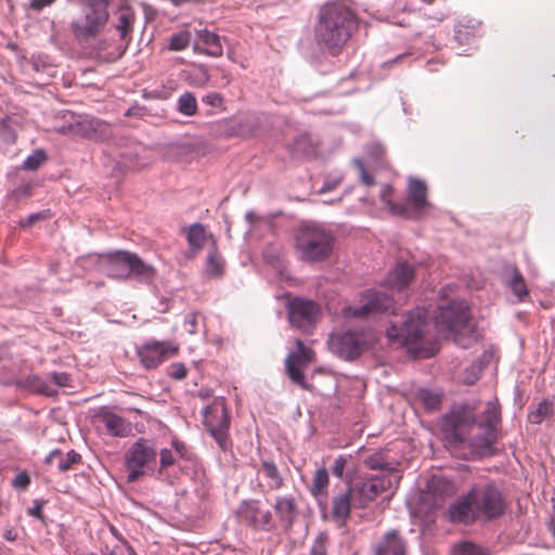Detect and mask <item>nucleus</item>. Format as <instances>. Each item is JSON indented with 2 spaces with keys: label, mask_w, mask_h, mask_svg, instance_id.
<instances>
[{
  "label": "nucleus",
  "mask_w": 555,
  "mask_h": 555,
  "mask_svg": "<svg viewBox=\"0 0 555 555\" xmlns=\"http://www.w3.org/2000/svg\"><path fill=\"white\" fill-rule=\"evenodd\" d=\"M358 28L357 16L348 0L325 3L319 12L314 27L317 43L333 55L340 52Z\"/></svg>",
  "instance_id": "obj_1"
},
{
  "label": "nucleus",
  "mask_w": 555,
  "mask_h": 555,
  "mask_svg": "<svg viewBox=\"0 0 555 555\" xmlns=\"http://www.w3.org/2000/svg\"><path fill=\"white\" fill-rule=\"evenodd\" d=\"M442 435L451 446H466L480 455L491 454L496 440L495 430L477 423L474 411L468 408L452 412L444 418Z\"/></svg>",
  "instance_id": "obj_2"
},
{
  "label": "nucleus",
  "mask_w": 555,
  "mask_h": 555,
  "mask_svg": "<svg viewBox=\"0 0 555 555\" xmlns=\"http://www.w3.org/2000/svg\"><path fill=\"white\" fill-rule=\"evenodd\" d=\"M413 279V268L405 262L398 263L389 271L385 284L383 285L385 289H370L361 294L360 305L358 307L347 306L343 309L344 318H364L383 312H393L395 300L392 295L402 292L409 286Z\"/></svg>",
  "instance_id": "obj_3"
},
{
  "label": "nucleus",
  "mask_w": 555,
  "mask_h": 555,
  "mask_svg": "<svg viewBox=\"0 0 555 555\" xmlns=\"http://www.w3.org/2000/svg\"><path fill=\"white\" fill-rule=\"evenodd\" d=\"M429 312L417 307L411 311L402 326L391 325L387 328V337L391 341H399L408 352L420 358H430L438 351L435 336L429 332L427 322Z\"/></svg>",
  "instance_id": "obj_4"
},
{
  "label": "nucleus",
  "mask_w": 555,
  "mask_h": 555,
  "mask_svg": "<svg viewBox=\"0 0 555 555\" xmlns=\"http://www.w3.org/2000/svg\"><path fill=\"white\" fill-rule=\"evenodd\" d=\"M504 511L501 491L492 485L473 488L465 498L449 509L452 521L470 522L478 517L492 519Z\"/></svg>",
  "instance_id": "obj_5"
},
{
  "label": "nucleus",
  "mask_w": 555,
  "mask_h": 555,
  "mask_svg": "<svg viewBox=\"0 0 555 555\" xmlns=\"http://www.w3.org/2000/svg\"><path fill=\"white\" fill-rule=\"evenodd\" d=\"M435 322L439 332L452 337L462 348H468L478 340V332L464 300L451 299L448 304L440 305L435 314Z\"/></svg>",
  "instance_id": "obj_6"
},
{
  "label": "nucleus",
  "mask_w": 555,
  "mask_h": 555,
  "mask_svg": "<svg viewBox=\"0 0 555 555\" xmlns=\"http://www.w3.org/2000/svg\"><path fill=\"white\" fill-rule=\"evenodd\" d=\"M294 246L300 260L320 262L327 259L334 246V237L320 224L306 222L294 233Z\"/></svg>",
  "instance_id": "obj_7"
},
{
  "label": "nucleus",
  "mask_w": 555,
  "mask_h": 555,
  "mask_svg": "<svg viewBox=\"0 0 555 555\" xmlns=\"http://www.w3.org/2000/svg\"><path fill=\"white\" fill-rule=\"evenodd\" d=\"M157 451L153 443L144 438L135 440L125 453L127 481L134 482L139 478L155 473Z\"/></svg>",
  "instance_id": "obj_8"
},
{
  "label": "nucleus",
  "mask_w": 555,
  "mask_h": 555,
  "mask_svg": "<svg viewBox=\"0 0 555 555\" xmlns=\"http://www.w3.org/2000/svg\"><path fill=\"white\" fill-rule=\"evenodd\" d=\"M400 475L396 470H386L372 475L361 482L350 485L354 495V507L365 508L378 495L397 486Z\"/></svg>",
  "instance_id": "obj_9"
},
{
  "label": "nucleus",
  "mask_w": 555,
  "mask_h": 555,
  "mask_svg": "<svg viewBox=\"0 0 555 555\" xmlns=\"http://www.w3.org/2000/svg\"><path fill=\"white\" fill-rule=\"evenodd\" d=\"M204 425L217 442L218 447L227 451L231 448L229 437L230 415L223 398H217L203 412Z\"/></svg>",
  "instance_id": "obj_10"
},
{
  "label": "nucleus",
  "mask_w": 555,
  "mask_h": 555,
  "mask_svg": "<svg viewBox=\"0 0 555 555\" xmlns=\"http://www.w3.org/2000/svg\"><path fill=\"white\" fill-rule=\"evenodd\" d=\"M131 253L127 250H116L107 254H94L85 261L96 266L100 273L116 280L129 279V264Z\"/></svg>",
  "instance_id": "obj_11"
},
{
  "label": "nucleus",
  "mask_w": 555,
  "mask_h": 555,
  "mask_svg": "<svg viewBox=\"0 0 555 555\" xmlns=\"http://www.w3.org/2000/svg\"><path fill=\"white\" fill-rule=\"evenodd\" d=\"M64 118H67L68 125L55 128L61 133L81 134L91 140H104L106 138L108 125L100 119H78L72 112L65 113Z\"/></svg>",
  "instance_id": "obj_12"
},
{
  "label": "nucleus",
  "mask_w": 555,
  "mask_h": 555,
  "mask_svg": "<svg viewBox=\"0 0 555 555\" xmlns=\"http://www.w3.org/2000/svg\"><path fill=\"white\" fill-rule=\"evenodd\" d=\"M366 345L367 341L363 333L351 331L333 333L328 339L330 349L346 360H352L360 356Z\"/></svg>",
  "instance_id": "obj_13"
},
{
  "label": "nucleus",
  "mask_w": 555,
  "mask_h": 555,
  "mask_svg": "<svg viewBox=\"0 0 555 555\" xmlns=\"http://www.w3.org/2000/svg\"><path fill=\"white\" fill-rule=\"evenodd\" d=\"M179 347L171 340H149L138 348V356L145 369H155L165 360L176 356Z\"/></svg>",
  "instance_id": "obj_14"
},
{
  "label": "nucleus",
  "mask_w": 555,
  "mask_h": 555,
  "mask_svg": "<svg viewBox=\"0 0 555 555\" xmlns=\"http://www.w3.org/2000/svg\"><path fill=\"white\" fill-rule=\"evenodd\" d=\"M318 314L319 306L312 300L295 298L288 304L289 323L301 331H308L315 322Z\"/></svg>",
  "instance_id": "obj_15"
},
{
  "label": "nucleus",
  "mask_w": 555,
  "mask_h": 555,
  "mask_svg": "<svg viewBox=\"0 0 555 555\" xmlns=\"http://www.w3.org/2000/svg\"><path fill=\"white\" fill-rule=\"evenodd\" d=\"M236 515L242 524L256 530L268 529L271 521L270 511L263 509L258 500L243 501L237 508Z\"/></svg>",
  "instance_id": "obj_16"
},
{
  "label": "nucleus",
  "mask_w": 555,
  "mask_h": 555,
  "mask_svg": "<svg viewBox=\"0 0 555 555\" xmlns=\"http://www.w3.org/2000/svg\"><path fill=\"white\" fill-rule=\"evenodd\" d=\"M297 350L291 352L285 361L289 378L299 385H304V369L312 361V350L306 348L300 340L296 341Z\"/></svg>",
  "instance_id": "obj_17"
},
{
  "label": "nucleus",
  "mask_w": 555,
  "mask_h": 555,
  "mask_svg": "<svg viewBox=\"0 0 555 555\" xmlns=\"http://www.w3.org/2000/svg\"><path fill=\"white\" fill-rule=\"evenodd\" d=\"M455 492L454 485L442 476H433L427 482V492L423 494V500L430 501V508H438L444 502V499Z\"/></svg>",
  "instance_id": "obj_18"
},
{
  "label": "nucleus",
  "mask_w": 555,
  "mask_h": 555,
  "mask_svg": "<svg viewBox=\"0 0 555 555\" xmlns=\"http://www.w3.org/2000/svg\"><path fill=\"white\" fill-rule=\"evenodd\" d=\"M95 417L104 425L107 434L113 437H128L132 433V426L122 416L102 408Z\"/></svg>",
  "instance_id": "obj_19"
},
{
  "label": "nucleus",
  "mask_w": 555,
  "mask_h": 555,
  "mask_svg": "<svg viewBox=\"0 0 555 555\" xmlns=\"http://www.w3.org/2000/svg\"><path fill=\"white\" fill-rule=\"evenodd\" d=\"M135 23V14L131 7L120 5L114 13L113 26L120 40L129 42Z\"/></svg>",
  "instance_id": "obj_20"
},
{
  "label": "nucleus",
  "mask_w": 555,
  "mask_h": 555,
  "mask_svg": "<svg viewBox=\"0 0 555 555\" xmlns=\"http://www.w3.org/2000/svg\"><path fill=\"white\" fill-rule=\"evenodd\" d=\"M406 544L396 530L386 532L375 546L374 555H405Z\"/></svg>",
  "instance_id": "obj_21"
},
{
  "label": "nucleus",
  "mask_w": 555,
  "mask_h": 555,
  "mask_svg": "<svg viewBox=\"0 0 555 555\" xmlns=\"http://www.w3.org/2000/svg\"><path fill=\"white\" fill-rule=\"evenodd\" d=\"M354 507L353 490L349 486L343 493H338L332 499V516L338 522H346L349 518L351 508Z\"/></svg>",
  "instance_id": "obj_22"
},
{
  "label": "nucleus",
  "mask_w": 555,
  "mask_h": 555,
  "mask_svg": "<svg viewBox=\"0 0 555 555\" xmlns=\"http://www.w3.org/2000/svg\"><path fill=\"white\" fill-rule=\"evenodd\" d=\"M129 267V279H134L145 284H152L156 279V269L143 261L137 254L131 253Z\"/></svg>",
  "instance_id": "obj_23"
},
{
  "label": "nucleus",
  "mask_w": 555,
  "mask_h": 555,
  "mask_svg": "<svg viewBox=\"0 0 555 555\" xmlns=\"http://www.w3.org/2000/svg\"><path fill=\"white\" fill-rule=\"evenodd\" d=\"M408 203L416 211L429 206L427 188L424 181L410 177L408 184Z\"/></svg>",
  "instance_id": "obj_24"
},
{
  "label": "nucleus",
  "mask_w": 555,
  "mask_h": 555,
  "mask_svg": "<svg viewBox=\"0 0 555 555\" xmlns=\"http://www.w3.org/2000/svg\"><path fill=\"white\" fill-rule=\"evenodd\" d=\"M80 461V455L70 450L66 454H63L60 450L55 449L51 451L47 457L46 463L49 465H56L60 472H66L72 468V466Z\"/></svg>",
  "instance_id": "obj_25"
},
{
  "label": "nucleus",
  "mask_w": 555,
  "mask_h": 555,
  "mask_svg": "<svg viewBox=\"0 0 555 555\" xmlns=\"http://www.w3.org/2000/svg\"><path fill=\"white\" fill-rule=\"evenodd\" d=\"M16 385L20 388L46 396H52L56 392V390L48 382L37 375H29L27 377L18 378L16 380Z\"/></svg>",
  "instance_id": "obj_26"
},
{
  "label": "nucleus",
  "mask_w": 555,
  "mask_h": 555,
  "mask_svg": "<svg viewBox=\"0 0 555 555\" xmlns=\"http://www.w3.org/2000/svg\"><path fill=\"white\" fill-rule=\"evenodd\" d=\"M225 261L221 254L212 247L206 257L205 274L210 279H219L224 274Z\"/></svg>",
  "instance_id": "obj_27"
},
{
  "label": "nucleus",
  "mask_w": 555,
  "mask_h": 555,
  "mask_svg": "<svg viewBox=\"0 0 555 555\" xmlns=\"http://www.w3.org/2000/svg\"><path fill=\"white\" fill-rule=\"evenodd\" d=\"M199 42L205 44V53L217 57L222 55L223 48L219 35L208 29H202L197 33Z\"/></svg>",
  "instance_id": "obj_28"
},
{
  "label": "nucleus",
  "mask_w": 555,
  "mask_h": 555,
  "mask_svg": "<svg viewBox=\"0 0 555 555\" xmlns=\"http://www.w3.org/2000/svg\"><path fill=\"white\" fill-rule=\"evenodd\" d=\"M274 509L280 519L291 525L295 518L296 505L293 496H279Z\"/></svg>",
  "instance_id": "obj_29"
},
{
  "label": "nucleus",
  "mask_w": 555,
  "mask_h": 555,
  "mask_svg": "<svg viewBox=\"0 0 555 555\" xmlns=\"http://www.w3.org/2000/svg\"><path fill=\"white\" fill-rule=\"evenodd\" d=\"M328 473L326 468L321 467L315 470L310 487V492L315 499H325L327 496L328 489Z\"/></svg>",
  "instance_id": "obj_30"
},
{
  "label": "nucleus",
  "mask_w": 555,
  "mask_h": 555,
  "mask_svg": "<svg viewBox=\"0 0 555 555\" xmlns=\"http://www.w3.org/2000/svg\"><path fill=\"white\" fill-rule=\"evenodd\" d=\"M506 272L511 274L507 282L508 287L519 301H524L528 296L527 285L520 272L513 266L506 268Z\"/></svg>",
  "instance_id": "obj_31"
},
{
  "label": "nucleus",
  "mask_w": 555,
  "mask_h": 555,
  "mask_svg": "<svg viewBox=\"0 0 555 555\" xmlns=\"http://www.w3.org/2000/svg\"><path fill=\"white\" fill-rule=\"evenodd\" d=\"M552 403L547 400H543L537 404V406L529 412L528 420L532 424H541L547 416L552 414Z\"/></svg>",
  "instance_id": "obj_32"
},
{
  "label": "nucleus",
  "mask_w": 555,
  "mask_h": 555,
  "mask_svg": "<svg viewBox=\"0 0 555 555\" xmlns=\"http://www.w3.org/2000/svg\"><path fill=\"white\" fill-rule=\"evenodd\" d=\"M176 463V456L169 449H162L159 452V467L155 470L158 479L167 478L168 468L172 467Z\"/></svg>",
  "instance_id": "obj_33"
},
{
  "label": "nucleus",
  "mask_w": 555,
  "mask_h": 555,
  "mask_svg": "<svg viewBox=\"0 0 555 555\" xmlns=\"http://www.w3.org/2000/svg\"><path fill=\"white\" fill-rule=\"evenodd\" d=\"M261 470L267 478L270 479L269 487L271 489H279L283 483V478L279 474L276 465L270 461H263L261 464Z\"/></svg>",
  "instance_id": "obj_34"
},
{
  "label": "nucleus",
  "mask_w": 555,
  "mask_h": 555,
  "mask_svg": "<svg viewBox=\"0 0 555 555\" xmlns=\"http://www.w3.org/2000/svg\"><path fill=\"white\" fill-rule=\"evenodd\" d=\"M197 104L193 93L184 92L178 99V111L185 116H193L196 113Z\"/></svg>",
  "instance_id": "obj_35"
},
{
  "label": "nucleus",
  "mask_w": 555,
  "mask_h": 555,
  "mask_svg": "<svg viewBox=\"0 0 555 555\" xmlns=\"http://www.w3.org/2000/svg\"><path fill=\"white\" fill-rule=\"evenodd\" d=\"M189 244L194 248H201L206 241L205 229L201 224H193L188 232Z\"/></svg>",
  "instance_id": "obj_36"
},
{
  "label": "nucleus",
  "mask_w": 555,
  "mask_h": 555,
  "mask_svg": "<svg viewBox=\"0 0 555 555\" xmlns=\"http://www.w3.org/2000/svg\"><path fill=\"white\" fill-rule=\"evenodd\" d=\"M500 422V412L494 403L489 402L483 412V417L478 423L485 426H491V429L495 430L498 423Z\"/></svg>",
  "instance_id": "obj_37"
},
{
  "label": "nucleus",
  "mask_w": 555,
  "mask_h": 555,
  "mask_svg": "<svg viewBox=\"0 0 555 555\" xmlns=\"http://www.w3.org/2000/svg\"><path fill=\"white\" fill-rule=\"evenodd\" d=\"M191 35L189 31L173 34L169 39V49L172 51H182L190 44Z\"/></svg>",
  "instance_id": "obj_38"
},
{
  "label": "nucleus",
  "mask_w": 555,
  "mask_h": 555,
  "mask_svg": "<svg viewBox=\"0 0 555 555\" xmlns=\"http://www.w3.org/2000/svg\"><path fill=\"white\" fill-rule=\"evenodd\" d=\"M453 555H491L488 551L474 543L465 542L453 548Z\"/></svg>",
  "instance_id": "obj_39"
},
{
  "label": "nucleus",
  "mask_w": 555,
  "mask_h": 555,
  "mask_svg": "<svg viewBox=\"0 0 555 555\" xmlns=\"http://www.w3.org/2000/svg\"><path fill=\"white\" fill-rule=\"evenodd\" d=\"M328 543V534L320 532L310 547V555H327Z\"/></svg>",
  "instance_id": "obj_40"
},
{
  "label": "nucleus",
  "mask_w": 555,
  "mask_h": 555,
  "mask_svg": "<svg viewBox=\"0 0 555 555\" xmlns=\"http://www.w3.org/2000/svg\"><path fill=\"white\" fill-rule=\"evenodd\" d=\"M46 160V154L41 150L35 151L24 160V168L35 170L39 168Z\"/></svg>",
  "instance_id": "obj_41"
},
{
  "label": "nucleus",
  "mask_w": 555,
  "mask_h": 555,
  "mask_svg": "<svg viewBox=\"0 0 555 555\" xmlns=\"http://www.w3.org/2000/svg\"><path fill=\"white\" fill-rule=\"evenodd\" d=\"M392 194V188L389 184H384L380 189V199L387 205L392 214H401V209L391 202L390 196Z\"/></svg>",
  "instance_id": "obj_42"
},
{
  "label": "nucleus",
  "mask_w": 555,
  "mask_h": 555,
  "mask_svg": "<svg viewBox=\"0 0 555 555\" xmlns=\"http://www.w3.org/2000/svg\"><path fill=\"white\" fill-rule=\"evenodd\" d=\"M188 370L185 365L181 362H176L170 364L168 367V375L177 380H181L186 376Z\"/></svg>",
  "instance_id": "obj_43"
},
{
  "label": "nucleus",
  "mask_w": 555,
  "mask_h": 555,
  "mask_svg": "<svg viewBox=\"0 0 555 555\" xmlns=\"http://www.w3.org/2000/svg\"><path fill=\"white\" fill-rule=\"evenodd\" d=\"M421 398H422L424 404L426 405V408L429 410L437 409L440 403V395L433 393L430 391H423L421 393Z\"/></svg>",
  "instance_id": "obj_44"
},
{
  "label": "nucleus",
  "mask_w": 555,
  "mask_h": 555,
  "mask_svg": "<svg viewBox=\"0 0 555 555\" xmlns=\"http://www.w3.org/2000/svg\"><path fill=\"white\" fill-rule=\"evenodd\" d=\"M198 326V314L196 312H190L185 315L183 327L189 334H195Z\"/></svg>",
  "instance_id": "obj_45"
},
{
  "label": "nucleus",
  "mask_w": 555,
  "mask_h": 555,
  "mask_svg": "<svg viewBox=\"0 0 555 555\" xmlns=\"http://www.w3.org/2000/svg\"><path fill=\"white\" fill-rule=\"evenodd\" d=\"M364 463L371 469H382L385 472L384 468L386 463L384 462L382 455L378 453H374L366 457Z\"/></svg>",
  "instance_id": "obj_46"
},
{
  "label": "nucleus",
  "mask_w": 555,
  "mask_h": 555,
  "mask_svg": "<svg viewBox=\"0 0 555 555\" xmlns=\"http://www.w3.org/2000/svg\"><path fill=\"white\" fill-rule=\"evenodd\" d=\"M343 177L340 173H335L325 179L323 186L320 189L319 193H325L333 189H335L341 182Z\"/></svg>",
  "instance_id": "obj_47"
},
{
  "label": "nucleus",
  "mask_w": 555,
  "mask_h": 555,
  "mask_svg": "<svg viewBox=\"0 0 555 555\" xmlns=\"http://www.w3.org/2000/svg\"><path fill=\"white\" fill-rule=\"evenodd\" d=\"M52 379L54 384L59 387H72V377L68 373L65 372H54L52 373Z\"/></svg>",
  "instance_id": "obj_48"
},
{
  "label": "nucleus",
  "mask_w": 555,
  "mask_h": 555,
  "mask_svg": "<svg viewBox=\"0 0 555 555\" xmlns=\"http://www.w3.org/2000/svg\"><path fill=\"white\" fill-rule=\"evenodd\" d=\"M353 164L357 166V168L359 169L360 171V179H361V182L365 185H371L373 184V179L372 177L367 173L363 163L361 162V159L359 158H356L353 159Z\"/></svg>",
  "instance_id": "obj_49"
},
{
  "label": "nucleus",
  "mask_w": 555,
  "mask_h": 555,
  "mask_svg": "<svg viewBox=\"0 0 555 555\" xmlns=\"http://www.w3.org/2000/svg\"><path fill=\"white\" fill-rule=\"evenodd\" d=\"M202 101L211 107H219L222 104V96L218 92H210L204 95Z\"/></svg>",
  "instance_id": "obj_50"
},
{
  "label": "nucleus",
  "mask_w": 555,
  "mask_h": 555,
  "mask_svg": "<svg viewBox=\"0 0 555 555\" xmlns=\"http://www.w3.org/2000/svg\"><path fill=\"white\" fill-rule=\"evenodd\" d=\"M345 466H346V459L343 455H339L334 461V464L332 467V473L336 477L341 478L344 475Z\"/></svg>",
  "instance_id": "obj_51"
},
{
  "label": "nucleus",
  "mask_w": 555,
  "mask_h": 555,
  "mask_svg": "<svg viewBox=\"0 0 555 555\" xmlns=\"http://www.w3.org/2000/svg\"><path fill=\"white\" fill-rule=\"evenodd\" d=\"M30 483V478L26 473H20L14 478L13 485L15 488L25 489Z\"/></svg>",
  "instance_id": "obj_52"
},
{
  "label": "nucleus",
  "mask_w": 555,
  "mask_h": 555,
  "mask_svg": "<svg viewBox=\"0 0 555 555\" xmlns=\"http://www.w3.org/2000/svg\"><path fill=\"white\" fill-rule=\"evenodd\" d=\"M44 218H47V214L46 212L31 214L25 220H22L20 222V225L21 227H28V225L35 223L36 221L44 219Z\"/></svg>",
  "instance_id": "obj_53"
},
{
  "label": "nucleus",
  "mask_w": 555,
  "mask_h": 555,
  "mask_svg": "<svg viewBox=\"0 0 555 555\" xmlns=\"http://www.w3.org/2000/svg\"><path fill=\"white\" fill-rule=\"evenodd\" d=\"M91 255L92 254L78 258L76 263H77L78 267H80L85 271H96V272H99V270L96 269V266L94 263L85 261V259L89 258Z\"/></svg>",
  "instance_id": "obj_54"
},
{
  "label": "nucleus",
  "mask_w": 555,
  "mask_h": 555,
  "mask_svg": "<svg viewBox=\"0 0 555 555\" xmlns=\"http://www.w3.org/2000/svg\"><path fill=\"white\" fill-rule=\"evenodd\" d=\"M29 1H30L31 9L40 11L48 5H51L55 0H29Z\"/></svg>",
  "instance_id": "obj_55"
},
{
  "label": "nucleus",
  "mask_w": 555,
  "mask_h": 555,
  "mask_svg": "<svg viewBox=\"0 0 555 555\" xmlns=\"http://www.w3.org/2000/svg\"><path fill=\"white\" fill-rule=\"evenodd\" d=\"M472 370L474 371V373L472 375L465 377V379H464L465 384H468V385L474 384L475 380H477L478 374L481 369L479 366L473 365Z\"/></svg>",
  "instance_id": "obj_56"
},
{
  "label": "nucleus",
  "mask_w": 555,
  "mask_h": 555,
  "mask_svg": "<svg viewBox=\"0 0 555 555\" xmlns=\"http://www.w3.org/2000/svg\"><path fill=\"white\" fill-rule=\"evenodd\" d=\"M28 514L38 519H42L41 505H35L28 509Z\"/></svg>",
  "instance_id": "obj_57"
},
{
  "label": "nucleus",
  "mask_w": 555,
  "mask_h": 555,
  "mask_svg": "<svg viewBox=\"0 0 555 555\" xmlns=\"http://www.w3.org/2000/svg\"><path fill=\"white\" fill-rule=\"evenodd\" d=\"M3 538L7 540V541H15L16 538H17V533L16 531L13 529V528H9L4 531L3 533Z\"/></svg>",
  "instance_id": "obj_58"
},
{
  "label": "nucleus",
  "mask_w": 555,
  "mask_h": 555,
  "mask_svg": "<svg viewBox=\"0 0 555 555\" xmlns=\"http://www.w3.org/2000/svg\"><path fill=\"white\" fill-rule=\"evenodd\" d=\"M0 132L2 133L4 140H7V141L14 140V135L10 131L7 132L5 124H0Z\"/></svg>",
  "instance_id": "obj_59"
},
{
  "label": "nucleus",
  "mask_w": 555,
  "mask_h": 555,
  "mask_svg": "<svg viewBox=\"0 0 555 555\" xmlns=\"http://www.w3.org/2000/svg\"><path fill=\"white\" fill-rule=\"evenodd\" d=\"M172 446L176 449L177 453L182 455V450L184 449V444L182 442H179V441H173Z\"/></svg>",
  "instance_id": "obj_60"
},
{
  "label": "nucleus",
  "mask_w": 555,
  "mask_h": 555,
  "mask_svg": "<svg viewBox=\"0 0 555 555\" xmlns=\"http://www.w3.org/2000/svg\"><path fill=\"white\" fill-rule=\"evenodd\" d=\"M208 73L206 70H202V81H201V86L205 85L207 81H208Z\"/></svg>",
  "instance_id": "obj_61"
},
{
  "label": "nucleus",
  "mask_w": 555,
  "mask_h": 555,
  "mask_svg": "<svg viewBox=\"0 0 555 555\" xmlns=\"http://www.w3.org/2000/svg\"><path fill=\"white\" fill-rule=\"evenodd\" d=\"M170 1H171L172 4L178 7V5H181V4L185 3V2H188L189 0H170Z\"/></svg>",
  "instance_id": "obj_62"
},
{
  "label": "nucleus",
  "mask_w": 555,
  "mask_h": 555,
  "mask_svg": "<svg viewBox=\"0 0 555 555\" xmlns=\"http://www.w3.org/2000/svg\"><path fill=\"white\" fill-rule=\"evenodd\" d=\"M551 530L553 534L555 535V516L551 519Z\"/></svg>",
  "instance_id": "obj_63"
},
{
  "label": "nucleus",
  "mask_w": 555,
  "mask_h": 555,
  "mask_svg": "<svg viewBox=\"0 0 555 555\" xmlns=\"http://www.w3.org/2000/svg\"><path fill=\"white\" fill-rule=\"evenodd\" d=\"M403 57H404V55H403V54H402V55H399V56H397L395 60H392V62H391V63H397V62H399V61H400L401 59H403Z\"/></svg>",
  "instance_id": "obj_64"
}]
</instances>
